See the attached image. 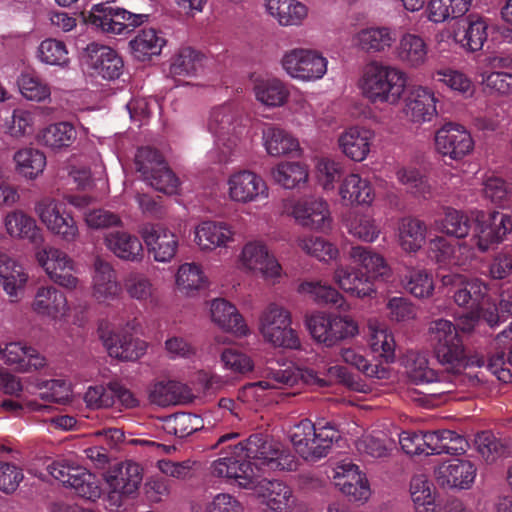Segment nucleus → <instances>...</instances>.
Here are the masks:
<instances>
[{
  "label": "nucleus",
  "instance_id": "1",
  "mask_svg": "<svg viewBox=\"0 0 512 512\" xmlns=\"http://www.w3.org/2000/svg\"><path fill=\"white\" fill-rule=\"evenodd\" d=\"M296 457L281 442L262 434L228 446L210 465L213 477L224 479L243 489L253 490L265 512H293L297 497L286 484L260 479L262 469L292 471Z\"/></svg>",
  "mask_w": 512,
  "mask_h": 512
},
{
  "label": "nucleus",
  "instance_id": "2",
  "mask_svg": "<svg viewBox=\"0 0 512 512\" xmlns=\"http://www.w3.org/2000/svg\"><path fill=\"white\" fill-rule=\"evenodd\" d=\"M348 258L370 274L367 275L343 263L336 264L332 273L333 283L344 293L353 297L360 299L372 297L376 293L373 279L387 282L393 275L392 268L385 258L368 247L352 246Z\"/></svg>",
  "mask_w": 512,
  "mask_h": 512
},
{
  "label": "nucleus",
  "instance_id": "3",
  "mask_svg": "<svg viewBox=\"0 0 512 512\" xmlns=\"http://www.w3.org/2000/svg\"><path fill=\"white\" fill-rule=\"evenodd\" d=\"M207 128L214 137V147L208 154L210 159L218 164L232 163L245 129L239 105L235 102H225L212 108Z\"/></svg>",
  "mask_w": 512,
  "mask_h": 512
},
{
  "label": "nucleus",
  "instance_id": "4",
  "mask_svg": "<svg viewBox=\"0 0 512 512\" xmlns=\"http://www.w3.org/2000/svg\"><path fill=\"white\" fill-rule=\"evenodd\" d=\"M407 82V73L401 68L372 60L363 67L357 86L370 103L394 106L403 98Z\"/></svg>",
  "mask_w": 512,
  "mask_h": 512
},
{
  "label": "nucleus",
  "instance_id": "5",
  "mask_svg": "<svg viewBox=\"0 0 512 512\" xmlns=\"http://www.w3.org/2000/svg\"><path fill=\"white\" fill-rule=\"evenodd\" d=\"M441 283L453 290L452 298L457 306L483 310V319L490 327L498 325L501 317L511 311L504 304V295H501L498 305L492 301L487 284L480 278L449 273L441 277Z\"/></svg>",
  "mask_w": 512,
  "mask_h": 512
},
{
  "label": "nucleus",
  "instance_id": "6",
  "mask_svg": "<svg viewBox=\"0 0 512 512\" xmlns=\"http://www.w3.org/2000/svg\"><path fill=\"white\" fill-rule=\"evenodd\" d=\"M428 337L438 362L447 369L459 372L466 365L482 367L483 357H471L466 360L465 349L456 326L447 319L439 318L428 325Z\"/></svg>",
  "mask_w": 512,
  "mask_h": 512
},
{
  "label": "nucleus",
  "instance_id": "7",
  "mask_svg": "<svg viewBox=\"0 0 512 512\" xmlns=\"http://www.w3.org/2000/svg\"><path fill=\"white\" fill-rule=\"evenodd\" d=\"M297 366L268 362L260 370L262 379L245 385L238 393V399L253 407L273 402L277 390L297 386Z\"/></svg>",
  "mask_w": 512,
  "mask_h": 512
},
{
  "label": "nucleus",
  "instance_id": "8",
  "mask_svg": "<svg viewBox=\"0 0 512 512\" xmlns=\"http://www.w3.org/2000/svg\"><path fill=\"white\" fill-rule=\"evenodd\" d=\"M288 436L297 453L307 461H317L325 457L339 437L329 422L314 425L308 419L294 424L289 429Z\"/></svg>",
  "mask_w": 512,
  "mask_h": 512
},
{
  "label": "nucleus",
  "instance_id": "9",
  "mask_svg": "<svg viewBox=\"0 0 512 512\" xmlns=\"http://www.w3.org/2000/svg\"><path fill=\"white\" fill-rule=\"evenodd\" d=\"M283 72L300 83H314L328 73L329 60L318 49L294 47L286 50L280 58Z\"/></svg>",
  "mask_w": 512,
  "mask_h": 512
},
{
  "label": "nucleus",
  "instance_id": "10",
  "mask_svg": "<svg viewBox=\"0 0 512 512\" xmlns=\"http://www.w3.org/2000/svg\"><path fill=\"white\" fill-rule=\"evenodd\" d=\"M258 330L264 342L275 348L298 349L301 346L292 328L291 312L282 305L270 303L259 316Z\"/></svg>",
  "mask_w": 512,
  "mask_h": 512
},
{
  "label": "nucleus",
  "instance_id": "11",
  "mask_svg": "<svg viewBox=\"0 0 512 512\" xmlns=\"http://www.w3.org/2000/svg\"><path fill=\"white\" fill-rule=\"evenodd\" d=\"M83 17L84 22L93 29L113 35H122L149 19L148 14L132 13L109 2L94 4Z\"/></svg>",
  "mask_w": 512,
  "mask_h": 512
},
{
  "label": "nucleus",
  "instance_id": "12",
  "mask_svg": "<svg viewBox=\"0 0 512 512\" xmlns=\"http://www.w3.org/2000/svg\"><path fill=\"white\" fill-rule=\"evenodd\" d=\"M305 322L312 338L326 347H332L344 339L356 336L359 332L357 322L350 316L334 313L315 312L307 316Z\"/></svg>",
  "mask_w": 512,
  "mask_h": 512
},
{
  "label": "nucleus",
  "instance_id": "13",
  "mask_svg": "<svg viewBox=\"0 0 512 512\" xmlns=\"http://www.w3.org/2000/svg\"><path fill=\"white\" fill-rule=\"evenodd\" d=\"M227 199L237 205H248L266 201L270 197V187L266 180L254 170L238 168L225 179Z\"/></svg>",
  "mask_w": 512,
  "mask_h": 512
},
{
  "label": "nucleus",
  "instance_id": "14",
  "mask_svg": "<svg viewBox=\"0 0 512 512\" xmlns=\"http://www.w3.org/2000/svg\"><path fill=\"white\" fill-rule=\"evenodd\" d=\"M237 264L243 272L260 275L273 283L278 282L283 274L278 259L260 239L249 240L242 246L237 256Z\"/></svg>",
  "mask_w": 512,
  "mask_h": 512
},
{
  "label": "nucleus",
  "instance_id": "15",
  "mask_svg": "<svg viewBox=\"0 0 512 512\" xmlns=\"http://www.w3.org/2000/svg\"><path fill=\"white\" fill-rule=\"evenodd\" d=\"M34 211L51 234L67 243L78 239V225L63 202L54 197L45 196L35 203Z\"/></svg>",
  "mask_w": 512,
  "mask_h": 512
},
{
  "label": "nucleus",
  "instance_id": "16",
  "mask_svg": "<svg viewBox=\"0 0 512 512\" xmlns=\"http://www.w3.org/2000/svg\"><path fill=\"white\" fill-rule=\"evenodd\" d=\"M143 480L142 468L138 463L126 461L106 473L107 493L105 501L109 510L118 509L126 497L139 489Z\"/></svg>",
  "mask_w": 512,
  "mask_h": 512
},
{
  "label": "nucleus",
  "instance_id": "17",
  "mask_svg": "<svg viewBox=\"0 0 512 512\" xmlns=\"http://www.w3.org/2000/svg\"><path fill=\"white\" fill-rule=\"evenodd\" d=\"M35 259L55 284L68 290L77 289L79 279L74 275L76 265L66 252L55 246L47 245L35 251Z\"/></svg>",
  "mask_w": 512,
  "mask_h": 512
},
{
  "label": "nucleus",
  "instance_id": "18",
  "mask_svg": "<svg viewBox=\"0 0 512 512\" xmlns=\"http://www.w3.org/2000/svg\"><path fill=\"white\" fill-rule=\"evenodd\" d=\"M289 215L299 226L311 231L327 232L332 229L330 206L319 196H305L294 200Z\"/></svg>",
  "mask_w": 512,
  "mask_h": 512
},
{
  "label": "nucleus",
  "instance_id": "19",
  "mask_svg": "<svg viewBox=\"0 0 512 512\" xmlns=\"http://www.w3.org/2000/svg\"><path fill=\"white\" fill-rule=\"evenodd\" d=\"M434 145L443 157L459 161L473 153L475 141L464 125L447 122L436 131Z\"/></svg>",
  "mask_w": 512,
  "mask_h": 512
},
{
  "label": "nucleus",
  "instance_id": "20",
  "mask_svg": "<svg viewBox=\"0 0 512 512\" xmlns=\"http://www.w3.org/2000/svg\"><path fill=\"white\" fill-rule=\"evenodd\" d=\"M30 308L34 314L54 325L67 323L71 311L65 293L53 285L37 287Z\"/></svg>",
  "mask_w": 512,
  "mask_h": 512
},
{
  "label": "nucleus",
  "instance_id": "21",
  "mask_svg": "<svg viewBox=\"0 0 512 512\" xmlns=\"http://www.w3.org/2000/svg\"><path fill=\"white\" fill-rule=\"evenodd\" d=\"M438 101L433 88L422 84L413 85L404 99L402 114L412 125L430 123L438 114Z\"/></svg>",
  "mask_w": 512,
  "mask_h": 512
},
{
  "label": "nucleus",
  "instance_id": "22",
  "mask_svg": "<svg viewBox=\"0 0 512 512\" xmlns=\"http://www.w3.org/2000/svg\"><path fill=\"white\" fill-rule=\"evenodd\" d=\"M140 235L148 254L157 263L167 264L173 261L179 249V237L162 224L147 223L140 229Z\"/></svg>",
  "mask_w": 512,
  "mask_h": 512
},
{
  "label": "nucleus",
  "instance_id": "23",
  "mask_svg": "<svg viewBox=\"0 0 512 512\" xmlns=\"http://www.w3.org/2000/svg\"><path fill=\"white\" fill-rule=\"evenodd\" d=\"M512 232V213L492 212L477 216L473 241L481 252H486L502 242Z\"/></svg>",
  "mask_w": 512,
  "mask_h": 512
},
{
  "label": "nucleus",
  "instance_id": "24",
  "mask_svg": "<svg viewBox=\"0 0 512 512\" xmlns=\"http://www.w3.org/2000/svg\"><path fill=\"white\" fill-rule=\"evenodd\" d=\"M235 235L233 226L222 220H202L193 228V242L203 253L228 248L235 241Z\"/></svg>",
  "mask_w": 512,
  "mask_h": 512
},
{
  "label": "nucleus",
  "instance_id": "25",
  "mask_svg": "<svg viewBox=\"0 0 512 512\" xmlns=\"http://www.w3.org/2000/svg\"><path fill=\"white\" fill-rule=\"evenodd\" d=\"M335 486L351 501L366 502L371 496L367 478L358 466L351 462H340L333 469Z\"/></svg>",
  "mask_w": 512,
  "mask_h": 512
},
{
  "label": "nucleus",
  "instance_id": "26",
  "mask_svg": "<svg viewBox=\"0 0 512 512\" xmlns=\"http://www.w3.org/2000/svg\"><path fill=\"white\" fill-rule=\"evenodd\" d=\"M122 288L113 265L98 257L93 263L91 296L99 304H109L120 298Z\"/></svg>",
  "mask_w": 512,
  "mask_h": 512
},
{
  "label": "nucleus",
  "instance_id": "27",
  "mask_svg": "<svg viewBox=\"0 0 512 512\" xmlns=\"http://www.w3.org/2000/svg\"><path fill=\"white\" fill-rule=\"evenodd\" d=\"M374 140V132L364 126L352 125L345 128L337 137L339 151L349 160L360 163L365 161Z\"/></svg>",
  "mask_w": 512,
  "mask_h": 512
},
{
  "label": "nucleus",
  "instance_id": "28",
  "mask_svg": "<svg viewBox=\"0 0 512 512\" xmlns=\"http://www.w3.org/2000/svg\"><path fill=\"white\" fill-rule=\"evenodd\" d=\"M5 233L13 240L26 241L32 245L44 242V234L37 221L22 209H14L3 217Z\"/></svg>",
  "mask_w": 512,
  "mask_h": 512
},
{
  "label": "nucleus",
  "instance_id": "29",
  "mask_svg": "<svg viewBox=\"0 0 512 512\" xmlns=\"http://www.w3.org/2000/svg\"><path fill=\"white\" fill-rule=\"evenodd\" d=\"M261 143L270 157L303 155L299 139L288 130L276 125H267L263 128Z\"/></svg>",
  "mask_w": 512,
  "mask_h": 512
},
{
  "label": "nucleus",
  "instance_id": "30",
  "mask_svg": "<svg viewBox=\"0 0 512 512\" xmlns=\"http://www.w3.org/2000/svg\"><path fill=\"white\" fill-rule=\"evenodd\" d=\"M29 281L26 268L4 252H0V283L11 302H19Z\"/></svg>",
  "mask_w": 512,
  "mask_h": 512
},
{
  "label": "nucleus",
  "instance_id": "31",
  "mask_svg": "<svg viewBox=\"0 0 512 512\" xmlns=\"http://www.w3.org/2000/svg\"><path fill=\"white\" fill-rule=\"evenodd\" d=\"M87 66L104 79L118 78L123 70V60L118 53L105 45L90 43L85 50Z\"/></svg>",
  "mask_w": 512,
  "mask_h": 512
},
{
  "label": "nucleus",
  "instance_id": "32",
  "mask_svg": "<svg viewBox=\"0 0 512 512\" xmlns=\"http://www.w3.org/2000/svg\"><path fill=\"white\" fill-rule=\"evenodd\" d=\"M338 194L344 205L369 207L376 193L371 181L359 173H348L340 182Z\"/></svg>",
  "mask_w": 512,
  "mask_h": 512
},
{
  "label": "nucleus",
  "instance_id": "33",
  "mask_svg": "<svg viewBox=\"0 0 512 512\" xmlns=\"http://www.w3.org/2000/svg\"><path fill=\"white\" fill-rule=\"evenodd\" d=\"M476 467L468 460L451 459L435 469V479L442 487L469 488L476 477Z\"/></svg>",
  "mask_w": 512,
  "mask_h": 512
},
{
  "label": "nucleus",
  "instance_id": "34",
  "mask_svg": "<svg viewBox=\"0 0 512 512\" xmlns=\"http://www.w3.org/2000/svg\"><path fill=\"white\" fill-rule=\"evenodd\" d=\"M410 497L415 512H462V505L455 503L452 508L436 501L434 485L424 475H417L410 482Z\"/></svg>",
  "mask_w": 512,
  "mask_h": 512
},
{
  "label": "nucleus",
  "instance_id": "35",
  "mask_svg": "<svg viewBox=\"0 0 512 512\" xmlns=\"http://www.w3.org/2000/svg\"><path fill=\"white\" fill-rule=\"evenodd\" d=\"M396 42V33L388 26H369L355 32L351 44L357 50L365 53H384Z\"/></svg>",
  "mask_w": 512,
  "mask_h": 512
},
{
  "label": "nucleus",
  "instance_id": "36",
  "mask_svg": "<svg viewBox=\"0 0 512 512\" xmlns=\"http://www.w3.org/2000/svg\"><path fill=\"white\" fill-rule=\"evenodd\" d=\"M428 255L441 266H463L474 257V249L466 243L453 245L443 236H435L428 242Z\"/></svg>",
  "mask_w": 512,
  "mask_h": 512
},
{
  "label": "nucleus",
  "instance_id": "37",
  "mask_svg": "<svg viewBox=\"0 0 512 512\" xmlns=\"http://www.w3.org/2000/svg\"><path fill=\"white\" fill-rule=\"evenodd\" d=\"M105 247L117 258L126 262L139 263L144 258L140 238L126 230H113L104 235Z\"/></svg>",
  "mask_w": 512,
  "mask_h": 512
},
{
  "label": "nucleus",
  "instance_id": "38",
  "mask_svg": "<svg viewBox=\"0 0 512 512\" xmlns=\"http://www.w3.org/2000/svg\"><path fill=\"white\" fill-rule=\"evenodd\" d=\"M429 45L419 34L403 33L395 47L396 59L408 68L418 69L429 60Z\"/></svg>",
  "mask_w": 512,
  "mask_h": 512
},
{
  "label": "nucleus",
  "instance_id": "39",
  "mask_svg": "<svg viewBox=\"0 0 512 512\" xmlns=\"http://www.w3.org/2000/svg\"><path fill=\"white\" fill-rule=\"evenodd\" d=\"M211 321L226 332L236 336H247L250 332L237 308L224 298H215L209 303Z\"/></svg>",
  "mask_w": 512,
  "mask_h": 512
},
{
  "label": "nucleus",
  "instance_id": "40",
  "mask_svg": "<svg viewBox=\"0 0 512 512\" xmlns=\"http://www.w3.org/2000/svg\"><path fill=\"white\" fill-rule=\"evenodd\" d=\"M252 91L255 99L265 107L284 106L290 96L287 84L278 77L256 76L252 79Z\"/></svg>",
  "mask_w": 512,
  "mask_h": 512
},
{
  "label": "nucleus",
  "instance_id": "41",
  "mask_svg": "<svg viewBox=\"0 0 512 512\" xmlns=\"http://www.w3.org/2000/svg\"><path fill=\"white\" fill-rule=\"evenodd\" d=\"M271 178L285 190L304 188L310 177L308 164L297 160H283L271 168Z\"/></svg>",
  "mask_w": 512,
  "mask_h": 512
},
{
  "label": "nucleus",
  "instance_id": "42",
  "mask_svg": "<svg viewBox=\"0 0 512 512\" xmlns=\"http://www.w3.org/2000/svg\"><path fill=\"white\" fill-rule=\"evenodd\" d=\"M265 6L282 27L302 25L309 13L307 5L300 0H265Z\"/></svg>",
  "mask_w": 512,
  "mask_h": 512
},
{
  "label": "nucleus",
  "instance_id": "43",
  "mask_svg": "<svg viewBox=\"0 0 512 512\" xmlns=\"http://www.w3.org/2000/svg\"><path fill=\"white\" fill-rule=\"evenodd\" d=\"M473 0H428L424 9L426 19L433 24H442L464 16Z\"/></svg>",
  "mask_w": 512,
  "mask_h": 512
},
{
  "label": "nucleus",
  "instance_id": "44",
  "mask_svg": "<svg viewBox=\"0 0 512 512\" xmlns=\"http://www.w3.org/2000/svg\"><path fill=\"white\" fill-rule=\"evenodd\" d=\"M189 397L190 391L188 387L174 380L156 381L148 389L150 402L161 407L177 405Z\"/></svg>",
  "mask_w": 512,
  "mask_h": 512
},
{
  "label": "nucleus",
  "instance_id": "45",
  "mask_svg": "<svg viewBox=\"0 0 512 512\" xmlns=\"http://www.w3.org/2000/svg\"><path fill=\"white\" fill-rule=\"evenodd\" d=\"M104 345L113 358L122 361H136L145 355L147 343L138 338H132L130 335H120L113 333L104 339Z\"/></svg>",
  "mask_w": 512,
  "mask_h": 512
},
{
  "label": "nucleus",
  "instance_id": "46",
  "mask_svg": "<svg viewBox=\"0 0 512 512\" xmlns=\"http://www.w3.org/2000/svg\"><path fill=\"white\" fill-rule=\"evenodd\" d=\"M368 343L374 354L383 358L386 362L395 359V339L388 326L378 319H369L367 324Z\"/></svg>",
  "mask_w": 512,
  "mask_h": 512
},
{
  "label": "nucleus",
  "instance_id": "47",
  "mask_svg": "<svg viewBox=\"0 0 512 512\" xmlns=\"http://www.w3.org/2000/svg\"><path fill=\"white\" fill-rule=\"evenodd\" d=\"M165 45L163 33L154 28L140 30L129 42L133 56L139 61H147L160 55Z\"/></svg>",
  "mask_w": 512,
  "mask_h": 512
},
{
  "label": "nucleus",
  "instance_id": "48",
  "mask_svg": "<svg viewBox=\"0 0 512 512\" xmlns=\"http://www.w3.org/2000/svg\"><path fill=\"white\" fill-rule=\"evenodd\" d=\"M175 285L181 294L192 297L207 288L209 281L201 265L195 262H185L177 268Z\"/></svg>",
  "mask_w": 512,
  "mask_h": 512
},
{
  "label": "nucleus",
  "instance_id": "49",
  "mask_svg": "<svg viewBox=\"0 0 512 512\" xmlns=\"http://www.w3.org/2000/svg\"><path fill=\"white\" fill-rule=\"evenodd\" d=\"M432 77L441 85L463 98H471L476 92V85L469 75L453 67H440L432 72Z\"/></svg>",
  "mask_w": 512,
  "mask_h": 512
},
{
  "label": "nucleus",
  "instance_id": "50",
  "mask_svg": "<svg viewBox=\"0 0 512 512\" xmlns=\"http://www.w3.org/2000/svg\"><path fill=\"white\" fill-rule=\"evenodd\" d=\"M15 171L26 180H35L43 174L47 165L44 152L32 147H24L13 155Z\"/></svg>",
  "mask_w": 512,
  "mask_h": 512
},
{
  "label": "nucleus",
  "instance_id": "51",
  "mask_svg": "<svg viewBox=\"0 0 512 512\" xmlns=\"http://www.w3.org/2000/svg\"><path fill=\"white\" fill-rule=\"evenodd\" d=\"M297 372V386L307 384L323 387L333 382H340L349 386L352 385L351 376L348 374L346 368L340 365H331L318 371L297 367Z\"/></svg>",
  "mask_w": 512,
  "mask_h": 512
},
{
  "label": "nucleus",
  "instance_id": "52",
  "mask_svg": "<svg viewBox=\"0 0 512 512\" xmlns=\"http://www.w3.org/2000/svg\"><path fill=\"white\" fill-rule=\"evenodd\" d=\"M298 292L311 296L317 303L333 305L343 312H348L351 309L350 304L339 290L320 281L302 282L298 287Z\"/></svg>",
  "mask_w": 512,
  "mask_h": 512
},
{
  "label": "nucleus",
  "instance_id": "53",
  "mask_svg": "<svg viewBox=\"0 0 512 512\" xmlns=\"http://www.w3.org/2000/svg\"><path fill=\"white\" fill-rule=\"evenodd\" d=\"M427 226L417 218L402 219L398 229V242L406 253L418 252L426 243Z\"/></svg>",
  "mask_w": 512,
  "mask_h": 512
},
{
  "label": "nucleus",
  "instance_id": "54",
  "mask_svg": "<svg viewBox=\"0 0 512 512\" xmlns=\"http://www.w3.org/2000/svg\"><path fill=\"white\" fill-rule=\"evenodd\" d=\"M428 443H430L431 455L443 453L460 455L464 454L469 446L462 435L451 430L428 431Z\"/></svg>",
  "mask_w": 512,
  "mask_h": 512
},
{
  "label": "nucleus",
  "instance_id": "55",
  "mask_svg": "<svg viewBox=\"0 0 512 512\" xmlns=\"http://www.w3.org/2000/svg\"><path fill=\"white\" fill-rule=\"evenodd\" d=\"M403 365L408 378L415 384L441 382L438 373L430 367L425 354L409 351L403 358Z\"/></svg>",
  "mask_w": 512,
  "mask_h": 512
},
{
  "label": "nucleus",
  "instance_id": "56",
  "mask_svg": "<svg viewBox=\"0 0 512 512\" xmlns=\"http://www.w3.org/2000/svg\"><path fill=\"white\" fill-rule=\"evenodd\" d=\"M296 242L301 251L320 262L328 263L340 258L338 246L321 236L305 235L299 237Z\"/></svg>",
  "mask_w": 512,
  "mask_h": 512
},
{
  "label": "nucleus",
  "instance_id": "57",
  "mask_svg": "<svg viewBox=\"0 0 512 512\" xmlns=\"http://www.w3.org/2000/svg\"><path fill=\"white\" fill-rule=\"evenodd\" d=\"M35 127V112L25 108L14 109L3 125L4 133L14 140H22L32 136Z\"/></svg>",
  "mask_w": 512,
  "mask_h": 512
},
{
  "label": "nucleus",
  "instance_id": "58",
  "mask_svg": "<svg viewBox=\"0 0 512 512\" xmlns=\"http://www.w3.org/2000/svg\"><path fill=\"white\" fill-rule=\"evenodd\" d=\"M75 139L76 130L68 122L51 124L44 128L39 136L41 145L53 151L71 146Z\"/></svg>",
  "mask_w": 512,
  "mask_h": 512
},
{
  "label": "nucleus",
  "instance_id": "59",
  "mask_svg": "<svg viewBox=\"0 0 512 512\" xmlns=\"http://www.w3.org/2000/svg\"><path fill=\"white\" fill-rule=\"evenodd\" d=\"M204 65V56L190 48L184 47L172 57L169 72L172 76H195Z\"/></svg>",
  "mask_w": 512,
  "mask_h": 512
},
{
  "label": "nucleus",
  "instance_id": "60",
  "mask_svg": "<svg viewBox=\"0 0 512 512\" xmlns=\"http://www.w3.org/2000/svg\"><path fill=\"white\" fill-rule=\"evenodd\" d=\"M127 295L141 304H151L156 300L157 289L153 281L145 274L131 272L124 280Z\"/></svg>",
  "mask_w": 512,
  "mask_h": 512
},
{
  "label": "nucleus",
  "instance_id": "61",
  "mask_svg": "<svg viewBox=\"0 0 512 512\" xmlns=\"http://www.w3.org/2000/svg\"><path fill=\"white\" fill-rule=\"evenodd\" d=\"M360 455L366 458H382L388 456L395 448V441L383 432L363 435L356 443Z\"/></svg>",
  "mask_w": 512,
  "mask_h": 512
},
{
  "label": "nucleus",
  "instance_id": "62",
  "mask_svg": "<svg viewBox=\"0 0 512 512\" xmlns=\"http://www.w3.org/2000/svg\"><path fill=\"white\" fill-rule=\"evenodd\" d=\"M345 227L351 236L365 243L375 242L381 233L376 220L365 213H354L346 220Z\"/></svg>",
  "mask_w": 512,
  "mask_h": 512
},
{
  "label": "nucleus",
  "instance_id": "63",
  "mask_svg": "<svg viewBox=\"0 0 512 512\" xmlns=\"http://www.w3.org/2000/svg\"><path fill=\"white\" fill-rule=\"evenodd\" d=\"M314 174L317 183L325 191H333L342 175V165L335 159L320 156L314 159Z\"/></svg>",
  "mask_w": 512,
  "mask_h": 512
},
{
  "label": "nucleus",
  "instance_id": "64",
  "mask_svg": "<svg viewBox=\"0 0 512 512\" xmlns=\"http://www.w3.org/2000/svg\"><path fill=\"white\" fill-rule=\"evenodd\" d=\"M69 487H71L79 497L93 502L99 499L103 494L100 479L83 467L74 470L72 482Z\"/></svg>",
  "mask_w": 512,
  "mask_h": 512
}]
</instances>
